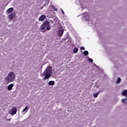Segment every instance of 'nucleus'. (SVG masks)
<instances>
[{
    "label": "nucleus",
    "instance_id": "6",
    "mask_svg": "<svg viewBox=\"0 0 127 127\" xmlns=\"http://www.w3.org/2000/svg\"><path fill=\"white\" fill-rule=\"evenodd\" d=\"M45 18H46V15H42L39 17L38 20H39V21H42L44 20V19H45Z\"/></svg>",
    "mask_w": 127,
    "mask_h": 127
},
{
    "label": "nucleus",
    "instance_id": "12",
    "mask_svg": "<svg viewBox=\"0 0 127 127\" xmlns=\"http://www.w3.org/2000/svg\"><path fill=\"white\" fill-rule=\"evenodd\" d=\"M100 94V92H96L95 94H93V97L94 98H97V97H98V96H99V94Z\"/></svg>",
    "mask_w": 127,
    "mask_h": 127
},
{
    "label": "nucleus",
    "instance_id": "4",
    "mask_svg": "<svg viewBox=\"0 0 127 127\" xmlns=\"http://www.w3.org/2000/svg\"><path fill=\"white\" fill-rule=\"evenodd\" d=\"M17 111V109H16V107H14L10 111V114H11V115H15V114H16Z\"/></svg>",
    "mask_w": 127,
    "mask_h": 127
},
{
    "label": "nucleus",
    "instance_id": "15",
    "mask_svg": "<svg viewBox=\"0 0 127 127\" xmlns=\"http://www.w3.org/2000/svg\"><path fill=\"white\" fill-rule=\"evenodd\" d=\"M25 111H28V106H26L22 111V112H24Z\"/></svg>",
    "mask_w": 127,
    "mask_h": 127
},
{
    "label": "nucleus",
    "instance_id": "2",
    "mask_svg": "<svg viewBox=\"0 0 127 127\" xmlns=\"http://www.w3.org/2000/svg\"><path fill=\"white\" fill-rule=\"evenodd\" d=\"M15 80V75L14 73L12 72H10L8 73V76H7L5 78V81L7 83H10V82H13Z\"/></svg>",
    "mask_w": 127,
    "mask_h": 127
},
{
    "label": "nucleus",
    "instance_id": "11",
    "mask_svg": "<svg viewBox=\"0 0 127 127\" xmlns=\"http://www.w3.org/2000/svg\"><path fill=\"white\" fill-rule=\"evenodd\" d=\"M49 86H54L55 82L54 81H50L48 83Z\"/></svg>",
    "mask_w": 127,
    "mask_h": 127
},
{
    "label": "nucleus",
    "instance_id": "8",
    "mask_svg": "<svg viewBox=\"0 0 127 127\" xmlns=\"http://www.w3.org/2000/svg\"><path fill=\"white\" fill-rule=\"evenodd\" d=\"M13 87V84H10L7 87L8 91H11L12 90V87Z\"/></svg>",
    "mask_w": 127,
    "mask_h": 127
},
{
    "label": "nucleus",
    "instance_id": "20",
    "mask_svg": "<svg viewBox=\"0 0 127 127\" xmlns=\"http://www.w3.org/2000/svg\"><path fill=\"white\" fill-rule=\"evenodd\" d=\"M126 100H127V99H122V102L125 103V102H126Z\"/></svg>",
    "mask_w": 127,
    "mask_h": 127
},
{
    "label": "nucleus",
    "instance_id": "22",
    "mask_svg": "<svg viewBox=\"0 0 127 127\" xmlns=\"http://www.w3.org/2000/svg\"><path fill=\"white\" fill-rule=\"evenodd\" d=\"M62 12L63 14H64V11L63 10H62Z\"/></svg>",
    "mask_w": 127,
    "mask_h": 127
},
{
    "label": "nucleus",
    "instance_id": "7",
    "mask_svg": "<svg viewBox=\"0 0 127 127\" xmlns=\"http://www.w3.org/2000/svg\"><path fill=\"white\" fill-rule=\"evenodd\" d=\"M64 32V30H59L58 32V36H62V35H63V33Z\"/></svg>",
    "mask_w": 127,
    "mask_h": 127
},
{
    "label": "nucleus",
    "instance_id": "1",
    "mask_svg": "<svg viewBox=\"0 0 127 127\" xmlns=\"http://www.w3.org/2000/svg\"><path fill=\"white\" fill-rule=\"evenodd\" d=\"M43 75L45 76L43 80L49 79V78L52 76V67L51 66H48L46 70L43 73Z\"/></svg>",
    "mask_w": 127,
    "mask_h": 127
},
{
    "label": "nucleus",
    "instance_id": "17",
    "mask_svg": "<svg viewBox=\"0 0 127 127\" xmlns=\"http://www.w3.org/2000/svg\"><path fill=\"white\" fill-rule=\"evenodd\" d=\"M46 27H47L46 29H47V30H50V29H51V27H50V25Z\"/></svg>",
    "mask_w": 127,
    "mask_h": 127
},
{
    "label": "nucleus",
    "instance_id": "5",
    "mask_svg": "<svg viewBox=\"0 0 127 127\" xmlns=\"http://www.w3.org/2000/svg\"><path fill=\"white\" fill-rule=\"evenodd\" d=\"M13 17H15V13L14 12H12L10 15H9V19L12 20L13 19Z\"/></svg>",
    "mask_w": 127,
    "mask_h": 127
},
{
    "label": "nucleus",
    "instance_id": "13",
    "mask_svg": "<svg viewBox=\"0 0 127 127\" xmlns=\"http://www.w3.org/2000/svg\"><path fill=\"white\" fill-rule=\"evenodd\" d=\"M121 81H122V79L121 78V77H119L116 82L117 84H120V83H121Z\"/></svg>",
    "mask_w": 127,
    "mask_h": 127
},
{
    "label": "nucleus",
    "instance_id": "19",
    "mask_svg": "<svg viewBox=\"0 0 127 127\" xmlns=\"http://www.w3.org/2000/svg\"><path fill=\"white\" fill-rule=\"evenodd\" d=\"M53 8H54V10H55V11H57V9L55 7L53 6Z\"/></svg>",
    "mask_w": 127,
    "mask_h": 127
},
{
    "label": "nucleus",
    "instance_id": "10",
    "mask_svg": "<svg viewBox=\"0 0 127 127\" xmlns=\"http://www.w3.org/2000/svg\"><path fill=\"white\" fill-rule=\"evenodd\" d=\"M122 95L123 96H125V97H127V90H124L122 92Z\"/></svg>",
    "mask_w": 127,
    "mask_h": 127
},
{
    "label": "nucleus",
    "instance_id": "14",
    "mask_svg": "<svg viewBox=\"0 0 127 127\" xmlns=\"http://www.w3.org/2000/svg\"><path fill=\"white\" fill-rule=\"evenodd\" d=\"M83 54H84V55H85V56H87V55H88L89 54V52H88V51H85L83 52Z\"/></svg>",
    "mask_w": 127,
    "mask_h": 127
},
{
    "label": "nucleus",
    "instance_id": "3",
    "mask_svg": "<svg viewBox=\"0 0 127 127\" xmlns=\"http://www.w3.org/2000/svg\"><path fill=\"white\" fill-rule=\"evenodd\" d=\"M49 25H50V22L48 21H46L41 26V30H43L44 29H45V28H46L47 27L49 26Z\"/></svg>",
    "mask_w": 127,
    "mask_h": 127
},
{
    "label": "nucleus",
    "instance_id": "9",
    "mask_svg": "<svg viewBox=\"0 0 127 127\" xmlns=\"http://www.w3.org/2000/svg\"><path fill=\"white\" fill-rule=\"evenodd\" d=\"M12 11H13V8L12 7L9 8L6 10V12H7V13H10L11 12H12Z\"/></svg>",
    "mask_w": 127,
    "mask_h": 127
},
{
    "label": "nucleus",
    "instance_id": "18",
    "mask_svg": "<svg viewBox=\"0 0 127 127\" xmlns=\"http://www.w3.org/2000/svg\"><path fill=\"white\" fill-rule=\"evenodd\" d=\"M88 60L89 62H93V60L91 58H88Z\"/></svg>",
    "mask_w": 127,
    "mask_h": 127
},
{
    "label": "nucleus",
    "instance_id": "21",
    "mask_svg": "<svg viewBox=\"0 0 127 127\" xmlns=\"http://www.w3.org/2000/svg\"><path fill=\"white\" fill-rule=\"evenodd\" d=\"M81 50H85V48L84 47H81L80 48Z\"/></svg>",
    "mask_w": 127,
    "mask_h": 127
},
{
    "label": "nucleus",
    "instance_id": "16",
    "mask_svg": "<svg viewBox=\"0 0 127 127\" xmlns=\"http://www.w3.org/2000/svg\"><path fill=\"white\" fill-rule=\"evenodd\" d=\"M78 52V49L75 48L73 49V53H77Z\"/></svg>",
    "mask_w": 127,
    "mask_h": 127
}]
</instances>
